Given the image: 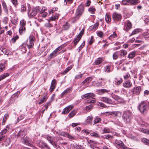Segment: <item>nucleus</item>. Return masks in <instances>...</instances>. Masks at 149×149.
<instances>
[{"instance_id": "nucleus-1", "label": "nucleus", "mask_w": 149, "mask_h": 149, "mask_svg": "<svg viewBox=\"0 0 149 149\" xmlns=\"http://www.w3.org/2000/svg\"><path fill=\"white\" fill-rule=\"evenodd\" d=\"M132 118V113L129 111H124L122 116V118L126 124H129L131 122Z\"/></svg>"}, {"instance_id": "nucleus-2", "label": "nucleus", "mask_w": 149, "mask_h": 149, "mask_svg": "<svg viewBox=\"0 0 149 149\" xmlns=\"http://www.w3.org/2000/svg\"><path fill=\"white\" fill-rule=\"evenodd\" d=\"M138 108L139 111L143 114L146 113L148 108L147 104L144 102H141L138 105Z\"/></svg>"}, {"instance_id": "nucleus-3", "label": "nucleus", "mask_w": 149, "mask_h": 149, "mask_svg": "<svg viewBox=\"0 0 149 149\" xmlns=\"http://www.w3.org/2000/svg\"><path fill=\"white\" fill-rule=\"evenodd\" d=\"M84 10V6L81 4H80L77 9L75 18L77 19H79L83 13Z\"/></svg>"}, {"instance_id": "nucleus-4", "label": "nucleus", "mask_w": 149, "mask_h": 149, "mask_svg": "<svg viewBox=\"0 0 149 149\" xmlns=\"http://www.w3.org/2000/svg\"><path fill=\"white\" fill-rule=\"evenodd\" d=\"M39 7H36L32 8L31 10L29 11L28 13V15L30 17H31L33 16H35L37 14V12L39 11Z\"/></svg>"}, {"instance_id": "nucleus-5", "label": "nucleus", "mask_w": 149, "mask_h": 149, "mask_svg": "<svg viewBox=\"0 0 149 149\" xmlns=\"http://www.w3.org/2000/svg\"><path fill=\"white\" fill-rule=\"evenodd\" d=\"M34 38L32 35H30L29 36V41L27 44V47L29 49L32 48L34 45Z\"/></svg>"}, {"instance_id": "nucleus-6", "label": "nucleus", "mask_w": 149, "mask_h": 149, "mask_svg": "<svg viewBox=\"0 0 149 149\" xmlns=\"http://www.w3.org/2000/svg\"><path fill=\"white\" fill-rule=\"evenodd\" d=\"M46 138L49 142L54 147L57 148V146H58L56 144V142L54 141V137L47 136Z\"/></svg>"}, {"instance_id": "nucleus-7", "label": "nucleus", "mask_w": 149, "mask_h": 149, "mask_svg": "<svg viewBox=\"0 0 149 149\" xmlns=\"http://www.w3.org/2000/svg\"><path fill=\"white\" fill-rule=\"evenodd\" d=\"M121 17L122 16L120 14L114 13L112 14V18L114 21H119Z\"/></svg>"}, {"instance_id": "nucleus-8", "label": "nucleus", "mask_w": 149, "mask_h": 149, "mask_svg": "<svg viewBox=\"0 0 149 149\" xmlns=\"http://www.w3.org/2000/svg\"><path fill=\"white\" fill-rule=\"evenodd\" d=\"M11 141V140L10 138H6L2 144L4 145L5 147L10 148L11 147V145H10Z\"/></svg>"}, {"instance_id": "nucleus-9", "label": "nucleus", "mask_w": 149, "mask_h": 149, "mask_svg": "<svg viewBox=\"0 0 149 149\" xmlns=\"http://www.w3.org/2000/svg\"><path fill=\"white\" fill-rule=\"evenodd\" d=\"M73 107V106L72 105H70L68 106L63 109V111L62 112V114H65L68 113Z\"/></svg>"}, {"instance_id": "nucleus-10", "label": "nucleus", "mask_w": 149, "mask_h": 149, "mask_svg": "<svg viewBox=\"0 0 149 149\" xmlns=\"http://www.w3.org/2000/svg\"><path fill=\"white\" fill-rule=\"evenodd\" d=\"M95 95L93 93H87L82 96V98L83 99H87L89 100L90 98H91L95 96Z\"/></svg>"}, {"instance_id": "nucleus-11", "label": "nucleus", "mask_w": 149, "mask_h": 149, "mask_svg": "<svg viewBox=\"0 0 149 149\" xmlns=\"http://www.w3.org/2000/svg\"><path fill=\"white\" fill-rule=\"evenodd\" d=\"M141 87L140 86H137L135 87L132 89V91L133 94L136 95H139L141 91Z\"/></svg>"}, {"instance_id": "nucleus-12", "label": "nucleus", "mask_w": 149, "mask_h": 149, "mask_svg": "<svg viewBox=\"0 0 149 149\" xmlns=\"http://www.w3.org/2000/svg\"><path fill=\"white\" fill-rule=\"evenodd\" d=\"M116 146L117 148H120L125 149L126 147L124 145L123 142L120 140H117L116 141Z\"/></svg>"}, {"instance_id": "nucleus-13", "label": "nucleus", "mask_w": 149, "mask_h": 149, "mask_svg": "<svg viewBox=\"0 0 149 149\" xmlns=\"http://www.w3.org/2000/svg\"><path fill=\"white\" fill-rule=\"evenodd\" d=\"M132 28V24L129 21H127L126 22L125 25L124 29L125 31H128Z\"/></svg>"}, {"instance_id": "nucleus-14", "label": "nucleus", "mask_w": 149, "mask_h": 149, "mask_svg": "<svg viewBox=\"0 0 149 149\" xmlns=\"http://www.w3.org/2000/svg\"><path fill=\"white\" fill-rule=\"evenodd\" d=\"M105 115L106 116L111 115H114V116H117L119 114L121 115V112L119 111H112V112H107L105 113Z\"/></svg>"}, {"instance_id": "nucleus-15", "label": "nucleus", "mask_w": 149, "mask_h": 149, "mask_svg": "<svg viewBox=\"0 0 149 149\" xmlns=\"http://www.w3.org/2000/svg\"><path fill=\"white\" fill-rule=\"evenodd\" d=\"M123 86L126 88H130L132 86V84L130 81L126 80L123 84Z\"/></svg>"}, {"instance_id": "nucleus-16", "label": "nucleus", "mask_w": 149, "mask_h": 149, "mask_svg": "<svg viewBox=\"0 0 149 149\" xmlns=\"http://www.w3.org/2000/svg\"><path fill=\"white\" fill-rule=\"evenodd\" d=\"M100 100L102 101L109 104H111L112 103V101L111 99L107 97H101Z\"/></svg>"}, {"instance_id": "nucleus-17", "label": "nucleus", "mask_w": 149, "mask_h": 149, "mask_svg": "<svg viewBox=\"0 0 149 149\" xmlns=\"http://www.w3.org/2000/svg\"><path fill=\"white\" fill-rule=\"evenodd\" d=\"M36 143L39 147L41 148H44L45 146H46L47 145L46 143L43 141H41L40 140L37 141Z\"/></svg>"}, {"instance_id": "nucleus-18", "label": "nucleus", "mask_w": 149, "mask_h": 149, "mask_svg": "<svg viewBox=\"0 0 149 149\" xmlns=\"http://www.w3.org/2000/svg\"><path fill=\"white\" fill-rule=\"evenodd\" d=\"M56 84V81L55 79H53L50 88V91L52 92L55 88Z\"/></svg>"}, {"instance_id": "nucleus-19", "label": "nucleus", "mask_w": 149, "mask_h": 149, "mask_svg": "<svg viewBox=\"0 0 149 149\" xmlns=\"http://www.w3.org/2000/svg\"><path fill=\"white\" fill-rule=\"evenodd\" d=\"M71 91V89L70 88L66 89L60 95L61 98H62L66 96L68 93H70Z\"/></svg>"}, {"instance_id": "nucleus-20", "label": "nucleus", "mask_w": 149, "mask_h": 149, "mask_svg": "<svg viewBox=\"0 0 149 149\" xmlns=\"http://www.w3.org/2000/svg\"><path fill=\"white\" fill-rule=\"evenodd\" d=\"M1 3L4 11L6 14H8V11L7 5L4 0H1Z\"/></svg>"}, {"instance_id": "nucleus-21", "label": "nucleus", "mask_w": 149, "mask_h": 149, "mask_svg": "<svg viewBox=\"0 0 149 149\" xmlns=\"http://www.w3.org/2000/svg\"><path fill=\"white\" fill-rule=\"evenodd\" d=\"M99 25L98 22L90 26L89 28V30L92 31L93 30H96L98 28Z\"/></svg>"}, {"instance_id": "nucleus-22", "label": "nucleus", "mask_w": 149, "mask_h": 149, "mask_svg": "<svg viewBox=\"0 0 149 149\" xmlns=\"http://www.w3.org/2000/svg\"><path fill=\"white\" fill-rule=\"evenodd\" d=\"M114 83L116 85H120L123 82V79L121 78H116L114 80Z\"/></svg>"}, {"instance_id": "nucleus-23", "label": "nucleus", "mask_w": 149, "mask_h": 149, "mask_svg": "<svg viewBox=\"0 0 149 149\" xmlns=\"http://www.w3.org/2000/svg\"><path fill=\"white\" fill-rule=\"evenodd\" d=\"M62 135L66 137L71 140H76L75 137L74 136H72L68 133H64Z\"/></svg>"}, {"instance_id": "nucleus-24", "label": "nucleus", "mask_w": 149, "mask_h": 149, "mask_svg": "<svg viewBox=\"0 0 149 149\" xmlns=\"http://www.w3.org/2000/svg\"><path fill=\"white\" fill-rule=\"evenodd\" d=\"M130 5L132 6L136 5L139 2V0H129Z\"/></svg>"}, {"instance_id": "nucleus-25", "label": "nucleus", "mask_w": 149, "mask_h": 149, "mask_svg": "<svg viewBox=\"0 0 149 149\" xmlns=\"http://www.w3.org/2000/svg\"><path fill=\"white\" fill-rule=\"evenodd\" d=\"M104 60L103 58L102 57L97 58L95 62V65H98L100 64Z\"/></svg>"}, {"instance_id": "nucleus-26", "label": "nucleus", "mask_w": 149, "mask_h": 149, "mask_svg": "<svg viewBox=\"0 0 149 149\" xmlns=\"http://www.w3.org/2000/svg\"><path fill=\"white\" fill-rule=\"evenodd\" d=\"M18 20V18L15 15H14L13 17L11 18V22L13 24H15Z\"/></svg>"}, {"instance_id": "nucleus-27", "label": "nucleus", "mask_w": 149, "mask_h": 149, "mask_svg": "<svg viewBox=\"0 0 149 149\" xmlns=\"http://www.w3.org/2000/svg\"><path fill=\"white\" fill-rule=\"evenodd\" d=\"M57 52L54 50L51 53L49 56L48 58L49 59H51L57 55Z\"/></svg>"}, {"instance_id": "nucleus-28", "label": "nucleus", "mask_w": 149, "mask_h": 149, "mask_svg": "<svg viewBox=\"0 0 149 149\" xmlns=\"http://www.w3.org/2000/svg\"><path fill=\"white\" fill-rule=\"evenodd\" d=\"M9 115L8 113L5 114L3 119V122L2 123V124L3 125H4L5 124L6 120L9 117Z\"/></svg>"}, {"instance_id": "nucleus-29", "label": "nucleus", "mask_w": 149, "mask_h": 149, "mask_svg": "<svg viewBox=\"0 0 149 149\" xmlns=\"http://www.w3.org/2000/svg\"><path fill=\"white\" fill-rule=\"evenodd\" d=\"M25 133L24 131H20L17 134V136L23 138L25 136Z\"/></svg>"}, {"instance_id": "nucleus-30", "label": "nucleus", "mask_w": 149, "mask_h": 149, "mask_svg": "<svg viewBox=\"0 0 149 149\" xmlns=\"http://www.w3.org/2000/svg\"><path fill=\"white\" fill-rule=\"evenodd\" d=\"M47 98L48 97L47 95H45L43 98L40 100L39 102H38V104H41L44 102H46Z\"/></svg>"}, {"instance_id": "nucleus-31", "label": "nucleus", "mask_w": 149, "mask_h": 149, "mask_svg": "<svg viewBox=\"0 0 149 149\" xmlns=\"http://www.w3.org/2000/svg\"><path fill=\"white\" fill-rule=\"evenodd\" d=\"M105 19L107 23L110 22L111 21V18L110 16L107 13L105 15Z\"/></svg>"}, {"instance_id": "nucleus-32", "label": "nucleus", "mask_w": 149, "mask_h": 149, "mask_svg": "<svg viewBox=\"0 0 149 149\" xmlns=\"http://www.w3.org/2000/svg\"><path fill=\"white\" fill-rule=\"evenodd\" d=\"M70 26V24L67 22H66L63 25V29L64 30H67L69 29Z\"/></svg>"}, {"instance_id": "nucleus-33", "label": "nucleus", "mask_w": 149, "mask_h": 149, "mask_svg": "<svg viewBox=\"0 0 149 149\" xmlns=\"http://www.w3.org/2000/svg\"><path fill=\"white\" fill-rule=\"evenodd\" d=\"M26 46L25 44H23L20 47V48L23 53H26V49L25 47Z\"/></svg>"}, {"instance_id": "nucleus-34", "label": "nucleus", "mask_w": 149, "mask_h": 149, "mask_svg": "<svg viewBox=\"0 0 149 149\" xmlns=\"http://www.w3.org/2000/svg\"><path fill=\"white\" fill-rule=\"evenodd\" d=\"M93 119V117L90 116H88L86 120V123L88 124L91 123V121Z\"/></svg>"}, {"instance_id": "nucleus-35", "label": "nucleus", "mask_w": 149, "mask_h": 149, "mask_svg": "<svg viewBox=\"0 0 149 149\" xmlns=\"http://www.w3.org/2000/svg\"><path fill=\"white\" fill-rule=\"evenodd\" d=\"M127 54V52L124 50L122 49L120 51V56H124Z\"/></svg>"}, {"instance_id": "nucleus-36", "label": "nucleus", "mask_w": 149, "mask_h": 149, "mask_svg": "<svg viewBox=\"0 0 149 149\" xmlns=\"http://www.w3.org/2000/svg\"><path fill=\"white\" fill-rule=\"evenodd\" d=\"M92 79V78L91 77H88L85 79L82 82L83 84H84L86 83H88Z\"/></svg>"}, {"instance_id": "nucleus-37", "label": "nucleus", "mask_w": 149, "mask_h": 149, "mask_svg": "<svg viewBox=\"0 0 149 149\" xmlns=\"http://www.w3.org/2000/svg\"><path fill=\"white\" fill-rule=\"evenodd\" d=\"M9 127L8 126H7L6 129L3 130L0 133V135H4L3 134H5L7 132L8 130L9 129Z\"/></svg>"}, {"instance_id": "nucleus-38", "label": "nucleus", "mask_w": 149, "mask_h": 149, "mask_svg": "<svg viewBox=\"0 0 149 149\" xmlns=\"http://www.w3.org/2000/svg\"><path fill=\"white\" fill-rule=\"evenodd\" d=\"M121 4L124 5H130L129 0H122Z\"/></svg>"}, {"instance_id": "nucleus-39", "label": "nucleus", "mask_w": 149, "mask_h": 149, "mask_svg": "<svg viewBox=\"0 0 149 149\" xmlns=\"http://www.w3.org/2000/svg\"><path fill=\"white\" fill-rule=\"evenodd\" d=\"M117 37V35L116 32H114L113 34L109 36V38L110 40H111L113 38H116Z\"/></svg>"}, {"instance_id": "nucleus-40", "label": "nucleus", "mask_w": 149, "mask_h": 149, "mask_svg": "<svg viewBox=\"0 0 149 149\" xmlns=\"http://www.w3.org/2000/svg\"><path fill=\"white\" fill-rule=\"evenodd\" d=\"M135 52H132L128 55V57L129 58H133L135 56Z\"/></svg>"}, {"instance_id": "nucleus-41", "label": "nucleus", "mask_w": 149, "mask_h": 149, "mask_svg": "<svg viewBox=\"0 0 149 149\" xmlns=\"http://www.w3.org/2000/svg\"><path fill=\"white\" fill-rule=\"evenodd\" d=\"M25 27L24 26H21L20 27L19 31L20 33L21 34L22 33L25 32Z\"/></svg>"}, {"instance_id": "nucleus-42", "label": "nucleus", "mask_w": 149, "mask_h": 149, "mask_svg": "<svg viewBox=\"0 0 149 149\" xmlns=\"http://www.w3.org/2000/svg\"><path fill=\"white\" fill-rule=\"evenodd\" d=\"M81 36H77V38L74 40V42L75 45H76L79 42L81 38Z\"/></svg>"}, {"instance_id": "nucleus-43", "label": "nucleus", "mask_w": 149, "mask_h": 149, "mask_svg": "<svg viewBox=\"0 0 149 149\" xmlns=\"http://www.w3.org/2000/svg\"><path fill=\"white\" fill-rule=\"evenodd\" d=\"M88 11L91 13L93 14L95 11V9L93 6H91L88 8Z\"/></svg>"}, {"instance_id": "nucleus-44", "label": "nucleus", "mask_w": 149, "mask_h": 149, "mask_svg": "<svg viewBox=\"0 0 149 149\" xmlns=\"http://www.w3.org/2000/svg\"><path fill=\"white\" fill-rule=\"evenodd\" d=\"M24 143L26 145H28L30 146H32L33 145L30 143L28 139H24Z\"/></svg>"}, {"instance_id": "nucleus-45", "label": "nucleus", "mask_w": 149, "mask_h": 149, "mask_svg": "<svg viewBox=\"0 0 149 149\" xmlns=\"http://www.w3.org/2000/svg\"><path fill=\"white\" fill-rule=\"evenodd\" d=\"M72 68V65L70 66L67 68H66L65 71L63 72V73L64 74H65L70 71Z\"/></svg>"}, {"instance_id": "nucleus-46", "label": "nucleus", "mask_w": 149, "mask_h": 149, "mask_svg": "<svg viewBox=\"0 0 149 149\" xmlns=\"http://www.w3.org/2000/svg\"><path fill=\"white\" fill-rule=\"evenodd\" d=\"M97 36L100 38H102L103 37V33L101 31H97L96 32Z\"/></svg>"}, {"instance_id": "nucleus-47", "label": "nucleus", "mask_w": 149, "mask_h": 149, "mask_svg": "<svg viewBox=\"0 0 149 149\" xmlns=\"http://www.w3.org/2000/svg\"><path fill=\"white\" fill-rule=\"evenodd\" d=\"M58 14H56L52 16L51 17V20L52 21H55L58 19Z\"/></svg>"}, {"instance_id": "nucleus-48", "label": "nucleus", "mask_w": 149, "mask_h": 149, "mask_svg": "<svg viewBox=\"0 0 149 149\" xmlns=\"http://www.w3.org/2000/svg\"><path fill=\"white\" fill-rule=\"evenodd\" d=\"M141 140L143 142L149 146V140L145 138H142Z\"/></svg>"}, {"instance_id": "nucleus-49", "label": "nucleus", "mask_w": 149, "mask_h": 149, "mask_svg": "<svg viewBox=\"0 0 149 149\" xmlns=\"http://www.w3.org/2000/svg\"><path fill=\"white\" fill-rule=\"evenodd\" d=\"M76 111L75 110H74L71 111L68 115V116L70 118H71L76 113Z\"/></svg>"}, {"instance_id": "nucleus-50", "label": "nucleus", "mask_w": 149, "mask_h": 149, "mask_svg": "<svg viewBox=\"0 0 149 149\" xmlns=\"http://www.w3.org/2000/svg\"><path fill=\"white\" fill-rule=\"evenodd\" d=\"M110 66L108 65L106 66L104 68V70L105 72H109L111 71Z\"/></svg>"}, {"instance_id": "nucleus-51", "label": "nucleus", "mask_w": 149, "mask_h": 149, "mask_svg": "<svg viewBox=\"0 0 149 149\" xmlns=\"http://www.w3.org/2000/svg\"><path fill=\"white\" fill-rule=\"evenodd\" d=\"M73 0H64V4L67 5L68 3L71 4L73 2Z\"/></svg>"}, {"instance_id": "nucleus-52", "label": "nucleus", "mask_w": 149, "mask_h": 149, "mask_svg": "<svg viewBox=\"0 0 149 149\" xmlns=\"http://www.w3.org/2000/svg\"><path fill=\"white\" fill-rule=\"evenodd\" d=\"M140 131L145 134H149V131L147 129H143V128H140Z\"/></svg>"}, {"instance_id": "nucleus-53", "label": "nucleus", "mask_w": 149, "mask_h": 149, "mask_svg": "<svg viewBox=\"0 0 149 149\" xmlns=\"http://www.w3.org/2000/svg\"><path fill=\"white\" fill-rule=\"evenodd\" d=\"M95 102V99L93 97L91 98H90L89 100H88L87 101V102L88 103H94Z\"/></svg>"}, {"instance_id": "nucleus-54", "label": "nucleus", "mask_w": 149, "mask_h": 149, "mask_svg": "<svg viewBox=\"0 0 149 149\" xmlns=\"http://www.w3.org/2000/svg\"><path fill=\"white\" fill-rule=\"evenodd\" d=\"M21 10L22 12H24L26 10V6L25 4H23L21 6Z\"/></svg>"}, {"instance_id": "nucleus-55", "label": "nucleus", "mask_w": 149, "mask_h": 149, "mask_svg": "<svg viewBox=\"0 0 149 149\" xmlns=\"http://www.w3.org/2000/svg\"><path fill=\"white\" fill-rule=\"evenodd\" d=\"M101 121V119L99 118L96 117L95 118L94 120V124H95L99 123Z\"/></svg>"}, {"instance_id": "nucleus-56", "label": "nucleus", "mask_w": 149, "mask_h": 149, "mask_svg": "<svg viewBox=\"0 0 149 149\" xmlns=\"http://www.w3.org/2000/svg\"><path fill=\"white\" fill-rule=\"evenodd\" d=\"M65 46L64 45H62L58 47L55 50L57 53L58 51H60Z\"/></svg>"}, {"instance_id": "nucleus-57", "label": "nucleus", "mask_w": 149, "mask_h": 149, "mask_svg": "<svg viewBox=\"0 0 149 149\" xmlns=\"http://www.w3.org/2000/svg\"><path fill=\"white\" fill-rule=\"evenodd\" d=\"M118 57V53L117 52L114 53L113 55V59L116 60L117 59Z\"/></svg>"}, {"instance_id": "nucleus-58", "label": "nucleus", "mask_w": 149, "mask_h": 149, "mask_svg": "<svg viewBox=\"0 0 149 149\" xmlns=\"http://www.w3.org/2000/svg\"><path fill=\"white\" fill-rule=\"evenodd\" d=\"M9 75V74L8 73H4V74L0 75V77L1 78V79H3L6 77L8 76Z\"/></svg>"}, {"instance_id": "nucleus-59", "label": "nucleus", "mask_w": 149, "mask_h": 149, "mask_svg": "<svg viewBox=\"0 0 149 149\" xmlns=\"http://www.w3.org/2000/svg\"><path fill=\"white\" fill-rule=\"evenodd\" d=\"M91 136H93L95 137L99 138L100 136L99 135L95 132H94L91 133Z\"/></svg>"}, {"instance_id": "nucleus-60", "label": "nucleus", "mask_w": 149, "mask_h": 149, "mask_svg": "<svg viewBox=\"0 0 149 149\" xmlns=\"http://www.w3.org/2000/svg\"><path fill=\"white\" fill-rule=\"evenodd\" d=\"M103 131L102 133H109L110 132V130L108 128H104Z\"/></svg>"}, {"instance_id": "nucleus-61", "label": "nucleus", "mask_w": 149, "mask_h": 149, "mask_svg": "<svg viewBox=\"0 0 149 149\" xmlns=\"http://www.w3.org/2000/svg\"><path fill=\"white\" fill-rule=\"evenodd\" d=\"M93 108V106L92 105L88 106L86 107L85 110L87 111H89L91 110Z\"/></svg>"}, {"instance_id": "nucleus-62", "label": "nucleus", "mask_w": 149, "mask_h": 149, "mask_svg": "<svg viewBox=\"0 0 149 149\" xmlns=\"http://www.w3.org/2000/svg\"><path fill=\"white\" fill-rule=\"evenodd\" d=\"M5 68V65L4 64L1 63L0 64V72L3 71Z\"/></svg>"}, {"instance_id": "nucleus-63", "label": "nucleus", "mask_w": 149, "mask_h": 149, "mask_svg": "<svg viewBox=\"0 0 149 149\" xmlns=\"http://www.w3.org/2000/svg\"><path fill=\"white\" fill-rule=\"evenodd\" d=\"M18 38L19 36H16L11 39V41L13 43H14Z\"/></svg>"}, {"instance_id": "nucleus-64", "label": "nucleus", "mask_w": 149, "mask_h": 149, "mask_svg": "<svg viewBox=\"0 0 149 149\" xmlns=\"http://www.w3.org/2000/svg\"><path fill=\"white\" fill-rule=\"evenodd\" d=\"M20 25L21 26H24L26 24V22L23 19L21 20L20 22Z\"/></svg>"}]
</instances>
